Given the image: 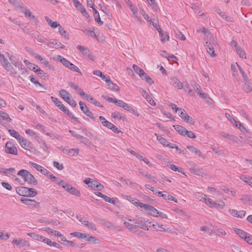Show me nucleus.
<instances>
[{
  "instance_id": "1",
  "label": "nucleus",
  "mask_w": 252,
  "mask_h": 252,
  "mask_svg": "<svg viewBox=\"0 0 252 252\" xmlns=\"http://www.w3.org/2000/svg\"><path fill=\"white\" fill-rule=\"evenodd\" d=\"M17 175L21 176L24 181L29 184L33 185H36L37 184V181L35 179L33 175L27 170H20L18 171Z\"/></svg>"
},
{
  "instance_id": "2",
  "label": "nucleus",
  "mask_w": 252,
  "mask_h": 252,
  "mask_svg": "<svg viewBox=\"0 0 252 252\" xmlns=\"http://www.w3.org/2000/svg\"><path fill=\"white\" fill-rule=\"evenodd\" d=\"M26 49L28 52L34 56L36 59L39 60L42 64L47 66L49 69H53V66L49 63V62L45 58H42L41 56L36 53L33 50L29 47H26Z\"/></svg>"
},
{
  "instance_id": "3",
  "label": "nucleus",
  "mask_w": 252,
  "mask_h": 252,
  "mask_svg": "<svg viewBox=\"0 0 252 252\" xmlns=\"http://www.w3.org/2000/svg\"><path fill=\"white\" fill-rule=\"evenodd\" d=\"M133 68L135 72L137 73L142 79H145L149 84L152 85L154 83V81L151 77L145 73L144 71L142 69L140 68L137 65L133 64Z\"/></svg>"
},
{
  "instance_id": "4",
  "label": "nucleus",
  "mask_w": 252,
  "mask_h": 252,
  "mask_svg": "<svg viewBox=\"0 0 252 252\" xmlns=\"http://www.w3.org/2000/svg\"><path fill=\"white\" fill-rule=\"evenodd\" d=\"M205 203L211 208H216L217 209H222L225 205L224 202L222 200H217V202H215L209 198H207Z\"/></svg>"
},
{
  "instance_id": "5",
  "label": "nucleus",
  "mask_w": 252,
  "mask_h": 252,
  "mask_svg": "<svg viewBox=\"0 0 252 252\" xmlns=\"http://www.w3.org/2000/svg\"><path fill=\"white\" fill-rule=\"evenodd\" d=\"M76 48L82 53L84 58L90 60L93 59L92 52L87 47L79 45L76 47Z\"/></svg>"
},
{
  "instance_id": "6",
  "label": "nucleus",
  "mask_w": 252,
  "mask_h": 252,
  "mask_svg": "<svg viewBox=\"0 0 252 252\" xmlns=\"http://www.w3.org/2000/svg\"><path fill=\"white\" fill-rule=\"evenodd\" d=\"M78 220L81 222L84 225L88 227L90 229H91L93 230H96V227L95 225L93 223L90 222L88 220H87L85 217L78 216V215L76 216Z\"/></svg>"
},
{
  "instance_id": "7",
  "label": "nucleus",
  "mask_w": 252,
  "mask_h": 252,
  "mask_svg": "<svg viewBox=\"0 0 252 252\" xmlns=\"http://www.w3.org/2000/svg\"><path fill=\"white\" fill-rule=\"evenodd\" d=\"M5 152L9 154L17 155L18 151L14 143L11 141L7 142L5 144Z\"/></svg>"
},
{
  "instance_id": "8",
  "label": "nucleus",
  "mask_w": 252,
  "mask_h": 252,
  "mask_svg": "<svg viewBox=\"0 0 252 252\" xmlns=\"http://www.w3.org/2000/svg\"><path fill=\"white\" fill-rule=\"evenodd\" d=\"M142 207H143L144 210L148 212V213L149 215L154 217H158V214L159 211L153 206L145 204V205H142Z\"/></svg>"
},
{
  "instance_id": "9",
  "label": "nucleus",
  "mask_w": 252,
  "mask_h": 252,
  "mask_svg": "<svg viewBox=\"0 0 252 252\" xmlns=\"http://www.w3.org/2000/svg\"><path fill=\"white\" fill-rule=\"evenodd\" d=\"M79 104L80 106V109L82 111V112L86 115L89 117L91 119L94 120V117L93 114L89 110V108L85 105V103L81 101H80Z\"/></svg>"
},
{
  "instance_id": "10",
  "label": "nucleus",
  "mask_w": 252,
  "mask_h": 252,
  "mask_svg": "<svg viewBox=\"0 0 252 252\" xmlns=\"http://www.w3.org/2000/svg\"><path fill=\"white\" fill-rule=\"evenodd\" d=\"M215 41L214 39H213L212 43L210 42L209 43L208 41H206L205 44L207 52L212 57H215L216 56V54L215 53L214 51V46H215Z\"/></svg>"
},
{
  "instance_id": "11",
  "label": "nucleus",
  "mask_w": 252,
  "mask_h": 252,
  "mask_svg": "<svg viewBox=\"0 0 252 252\" xmlns=\"http://www.w3.org/2000/svg\"><path fill=\"white\" fill-rule=\"evenodd\" d=\"M21 146L26 150L30 151L32 148V144L31 142L23 137L18 141Z\"/></svg>"
},
{
  "instance_id": "12",
  "label": "nucleus",
  "mask_w": 252,
  "mask_h": 252,
  "mask_svg": "<svg viewBox=\"0 0 252 252\" xmlns=\"http://www.w3.org/2000/svg\"><path fill=\"white\" fill-rule=\"evenodd\" d=\"M29 163L34 168H35L37 171H39L41 173L44 175H46L48 174V171L44 167H42L40 165H39L36 163H34L32 161H30Z\"/></svg>"
},
{
  "instance_id": "13",
  "label": "nucleus",
  "mask_w": 252,
  "mask_h": 252,
  "mask_svg": "<svg viewBox=\"0 0 252 252\" xmlns=\"http://www.w3.org/2000/svg\"><path fill=\"white\" fill-rule=\"evenodd\" d=\"M140 92L142 94L143 97H144L147 101L152 106L156 105V102L153 100L152 98L149 95L148 93L144 89L140 88Z\"/></svg>"
},
{
  "instance_id": "14",
  "label": "nucleus",
  "mask_w": 252,
  "mask_h": 252,
  "mask_svg": "<svg viewBox=\"0 0 252 252\" xmlns=\"http://www.w3.org/2000/svg\"><path fill=\"white\" fill-rule=\"evenodd\" d=\"M29 188L25 187H20L16 189V192L20 196L28 197Z\"/></svg>"
},
{
  "instance_id": "15",
  "label": "nucleus",
  "mask_w": 252,
  "mask_h": 252,
  "mask_svg": "<svg viewBox=\"0 0 252 252\" xmlns=\"http://www.w3.org/2000/svg\"><path fill=\"white\" fill-rule=\"evenodd\" d=\"M84 96L87 100L89 101L91 103L95 105V106L102 107V105H101L100 103L94 98L91 95L87 94L86 93L83 96Z\"/></svg>"
},
{
  "instance_id": "16",
  "label": "nucleus",
  "mask_w": 252,
  "mask_h": 252,
  "mask_svg": "<svg viewBox=\"0 0 252 252\" xmlns=\"http://www.w3.org/2000/svg\"><path fill=\"white\" fill-rule=\"evenodd\" d=\"M55 59L57 61H60L62 64L64 65L66 67L69 68L71 63L68 60L66 59L65 58L63 57L62 56L60 55L57 56Z\"/></svg>"
},
{
  "instance_id": "17",
  "label": "nucleus",
  "mask_w": 252,
  "mask_h": 252,
  "mask_svg": "<svg viewBox=\"0 0 252 252\" xmlns=\"http://www.w3.org/2000/svg\"><path fill=\"white\" fill-rule=\"evenodd\" d=\"M170 79L175 88L178 89H181L183 88V84L176 77H172L170 78Z\"/></svg>"
},
{
  "instance_id": "18",
  "label": "nucleus",
  "mask_w": 252,
  "mask_h": 252,
  "mask_svg": "<svg viewBox=\"0 0 252 252\" xmlns=\"http://www.w3.org/2000/svg\"><path fill=\"white\" fill-rule=\"evenodd\" d=\"M59 94L62 98L66 102L68 101V100H69V99L71 98V95L65 90H61L59 92Z\"/></svg>"
},
{
  "instance_id": "19",
  "label": "nucleus",
  "mask_w": 252,
  "mask_h": 252,
  "mask_svg": "<svg viewBox=\"0 0 252 252\" xmlns=\"http://www.w3.org/2000/svg\"><path fill=\"white\" fill-rule=\"evenodd\" d=\"M0 62L2 66L5 69H9L10 64H11L8 61L7 58H6L3 55L0 56Z\"/></svg>"
},
{
  "instance_id": "20",
  "label": "nucleus",
  "mask_w": 252,
  "mask_h": 252,
  "mask_svg": "<svg viewBox=\"0 0 252 252\" xmlns=\"http://www.w3.org/2000/svg\"><path fill=\"white\" fill-rule=\"evenodd\" d=\"M20 200L23 204L30 206H36L38 204V203L35 200L30 199L21 198Z\"/></svg>"
},
{
  "instance_id": "21",
  "label": "nucleus",
  "mask_w": 252,
  "mask_h": 252,
  "mask_svg": "<svg viewBox=\"0 0 252 252\" xmlns=\"http://www.w3.org/2000/svg\"><path fill=\"white\" fill-rule=\"evenodd\" d=\"M68 85L71 87L72 89H74L76 92L81 95L83 96L86 93H85L82 89H80L78 85H76L74 83L72 82H69L68 83Z\"/></svg>"
},
{
  "instance_id": "22",
  "label": "nucleus",
  "mask_w": 252,
  "mask_h": 252,
  "mask_svg": "<svg viewBox=\"0 0 252 252\" xmlns=\"http://www.w3.org/2000/svg\"><path fill=\"white\" fill-rule=\"evenodd\" d=\"M69 193L71 194L74 195L76 196H80L81 194L80 191L76 189L75 188H73L71 185H69L66 189L65 190Z\"/></svg>"
},
{
  "instance_id": "23",
  "label": "nucleus",
  "mask_w": 252,
  "mask_h": 252,
  "mask_svg": "<svg viewBox=\"0 0 252 252\" xmlns=\"http://www.w3.org/2000/svg\"><path fill=\"white\" fill-rule=\"evenodd\" d=\"M131 12H132L133 16L135 19L137 21L141 22V19L137 15V8L134 5H130L129 7Z\"/></svg>"
},
{
  "instance_id": "24",
  "label": "nucleus",
  "mask_w": 252,
  "mask_h": 252,
  "mask_svg": "<svg viewBox=\"0 0 252 252\" xmlns=\"http://www.w3.org/2000/svg\"><path fill=\"white\" fill-rule=\"evenodd\" d=\"M152 226L155 229L159 231H162V232L167 231V229H165L163 227V225L162 224L158 223L157 222H153L152 223Z\"/></svg>"
},
{
  "instance_id": "25",
  "label": "nucleus",
  "mask_w": 252,
  "mask_h": 252,
  "mask_svg": "<svg viewBox=\"0 0 252 252\" xmlns=\"http://www.w3.org/2000/svg\"><path fill=\"white\" fill-rule=\"evenodd\" d=\"M187 148L191 152L197 155L199 157L204 158L201 152L193 146H188Z\"/></svg>"
},
{
  "instance_id": "26",
  "label": "nucleus",
  "mask_w": 252,
  "mask_h": 252,
  "mask_svg": "<svg viewBox=\"0 0 252 252\" xmlns=\"http://www.w3.org/2000/svg\"><path fill=\"white\" fill-rule=\"evenodd\" d=\"M220 135L222 136L223 137L225 138H227V139H229L231 141H234V142H237V139H238V138L236 137V136H233V135H230L227 133H225L224 132H221L220 133Z\"/></svg>"
},
{
  "instance_id": "27",
  "label": "nucleus",
  "mask_w": 252,
  "mask_h": 252,
  "mask_svg": "<svg viewBox=\"0 0 252 252\" xmlns=\"http://www.w3.org/2000/svg\"><path fill=\"white\" fill-rule=\"evenodd\" d=\"M70 235L78 238L85 239L87 241L88 234L82 233L78 232H74L70 233Z\"/></svg>"
},
{
  "instance_id": "28",
  "label": "nucleus",
  "mask_w": 252,
  "mask_h": 252,
  "mask_svg": "<svg viewBox=\"0 0 252 252\" xmlns=\"http://www.w3.org/2000/svg\"><path fill=\"white\" fill-rule=\"evenodd\" d=\"M244 90L247 93L252 91V83L250 80L245 81Z\"/></svg>"
},
{
  "instance_id": "29",
  "label": "nucleus",
  "mask_w": 252,
  "mask_h": 252,
  "mask_svg": "<svg viewBox=\"0 0 252 252\" xmlns=\"http://www.w3.org/2000/svg\"><path fill=\"white\" fill-rule=\"evenodd\" d=\"M173 127L179 133L182 135L185 136V133L187 131L186 128L180 125H174Z\"/></svg>"
},
{
  "instance_id": "30",
  "label": "nucleus",
  "mask_w": 252,
  "mask_h": 252,
  "mask_svg": "<svg viewBox=\"0 0 252 252\" xmlns=\"http://www.w3.org/2000/svg\"><path fill=\"white\" fill-rule=\"evenodd\" d=\"M94 12V17L95 21L98 23L99 26L103 25V22L101 21L100 16L97 10L95 8H93Z\"/></svg>"
},
{
  "instance_id": "31",
  "label": "nucleus",
  "mask_w": 252,
  "mask_h": 252,
  "mask_svg": "<svg viewBox=\"0 0 252 252\" xmlns=\"http://www.w3.org/2000/svg\"><path fill=\"white\" fill-rule=\"evenodd\" d=\"M8 132L11 136L16 138L18 141H19L20 139H21V138L22 137V136L20 135L19 132L15 131V130L9 129Z\"/></svg>"
},
{
  "instance_id": "32",
  "label": "nucleus",
  "mask_w": 252,
  "mask_h": 252,
  "mask_svg": "<svg viewBox=\"0 0 252 252\" xmlns=\"http://www.w3.org/2000/svg\"><path fill=\"white\" fill-rule=\"evenodd\" d=\"M87 241L92 244H98L100 243V240L94 236H91L88 235Z\"/></svg>"
},
{
  "instance_id": "33",
  "label": "nucleus",
  "mask_w": 252,
  "mask_h": 252,
  "mask_svg": "<svg viewBox=\"0 0 252 252\" xmlns=\"http://www.w3.org/2000/svg\"><path fill=\"white\" fill-rule=\"evenodd\" d=\"M235 50L237 52V53L238 55L242 58L246 59V55L245 54V52L243 49H242L240 46H238L235 48Z\"/></svg>"
},
{
  "instance_id": "34",
  "label": "nucleus",
  "mask_w": 252,
  "mask_h": 252,
  "mask_svg": "<svg viewBox=\"0 0 252 252\" xmlns=\"http://www.w3.org/2000/svg\"><path fill=\"white\" fill-rule=\"evenodd\" d=\"M99 120L100 121L102 125L105 127H107V128H109L110 127V126H111V122L107 121L105 118L103 116H99Z\"/></svg>"
},
{
  "instance_id": "35",
  "label": "nucleus",
  "mask_w": 252,
  "mask_h": 252,
  "mask_svg": "<svg viewBox=\"0 0 252 252\" xmlns=\"http://www.w3.org/2000/svg\"><path fill=\"white\" fill-rule=\"evenodd\" d=\"M78 140L80 141V142L83 143L87 147H90L92 145V143L91 142H90L88 139H87L86 137H83V136L81 135L79 137Z\"/></svg>"
},
{
  "instance_id": "36",
  "label": "nucleus",
  "mask_w": 252,
  "mask_h": 252,
  "mask_svg": "<svg viewBox=\"0 0 252 252\" xmlns=\"http://www.w3.org/2000/svg\"><path fill=\"white\" fill-rule=\"evenodd\" d=\"M27 235L32 237L33 239L39 241H42V239H43V236L39 235L35 233H28Z\"/></svg>"
},
{
  "instance_id": "37",
  "label": "nucleus",
  "mask_w": 252,
  "mask_h": 252,
  "mask_svg": "<svg viewBox=\"0 0 252 252\" xmlns=\"http://www.w3.org/2000/svg\"><path fill=\"white\" fill-rule=\"evenodd\" d=\"M157 140L163 146L167 147L169 142L167 141L164 138L162 137L161 135H158L157 134H155Z\"/></svg>"
},
{
  "instance_id": "38",
  "label": "nucleus",
  "mask_w": 252,
  "mask_h": 252,
  "mask_svg": "<svg viewBox=\"0 0 252 252\" xmlns=\"http://www.w3.org/2000/svg\"><path fill=\"white\" fill-rule=\"evenodd\" d=\"M167 166L169 168H170L171 170H172L173 171H178V172H181L183 174H184L185 176H186V175L185 174V173L182 171V168H179L177 167L174 164L169 163V164H167Z\"/></svg>"
},
{
  "instance_id": "39",
  "label": "nucleus",
  "mask_w": 252,
  "mask_h": 252,
  "mask_svg": "<svg viewBox=\"0 0 252 252\" xmlns=\"http://www.w3.org/2000/svg\"><path fill=\"white\" fill-rule=\"evenodd\" d=\"M105 201L112 203L114 205H115L117 203V199L115 198H110L109 196H107L105 195H103V197L102 198Z\"/></svg>"
},
{
  "instance_id": "40",
  "label": "nucleus",
  "mask_w": 252,
  "mask_h": 252,
  "mask_svg": "<svg viewBox=\"0 0 252 252\" xmlns=\"http://www.w3.org/2000/svg\"><path fill=\"white\" fill-rule=\"evenodd\" d=\"M140 12L141 15L143 16V18L147 21L148 23L150 25L151 24V22H153V20L152 19H150L149 16L143 9L141 10Z\"/></svg>"
},
{
  "instance_id": "41",
  "label": "nucleus",
  "mask_w": 252,
  "mask_h": 252,
  "mask_svg": "<svg viewBox=\"0 0 252 252\" xmlns=\"http://www.w3.org/2000/svg\"><path fill=\"white\" fill-rule=\"evenodd\" d=\"M160 196L165 200L173 201L176 202H177V199L175 198L173 196L167 193H163V194L160 195Z\"/></svg>"
},
{
  "instance_id": "42",
  "label": "nucleus",
  "mask_w": 252,
  "mask_h": 252,
  "mask_svg": "<svg viewBox=\"0 0 252 252\" xmlns=\"http://www.w3.org/2000/svg\"><path fill=\"white\" fill-rule=\"evenodd\" d=\"M195 196L199 201L204 202V203L207 198L205 194L200 192L196 193Z\"/></svg>"
},
{
  "instance_id": "43",
  "label": "nucleus",
  "mask_w": 252,
  "mask_h": 252,
  "mask_svg": "<svg viewBox=\"0 0 252 252\" xmlns=\"http://www.w3.org/2000/svg\"><path fill=\"white\" fill-rule=\"evenodd\" d=\"M25 15L26 17L29 18L31 20H32L34 22H36L37 21V19L34 16L32 15V13L30 10L27 9L25 11Z\"/></svg>"
},
{
  "instance_id": "44",
  "label": "nucleus",
  "mask_w": 252,
  "mask_h": 252,
  "mask_svg": "<svg viewBox=\"0 0 252 252\" xmlns=\"http://www.w3.org/2000/svg\"><path fill=\"white\" fill-rule=\"evenodd\" d=\"M65 114H66L70 118L73 119L75 122H78V119L75 117L72 113L70 112L68 108H66L63 111Z\"/></svg>"
},
{
  "instance_id": "45",
  "label": "nucleus",
  "mask_w": 252,
  "mask_h": 252,
  "mask_svg": "<svg viewBox=\"0 0 252 252\" xmlns=\"http://www.w3.org/2000/svg\"><path fill=\"white\" fill-rule=\"evenodd\" d=\"M158 32L159 34V36L160 37L161 41L162 42H164L165 40V37H167V40H169V37L168 34H165L163 33L162 30L161 29L158 30Z\"/></svg>"
},
{
  "instance_id": "46",
  "label": "nucleus",
  "mask_w": 252,
  "mask_h": 252,
  "mask_svg": "<svg viewBox=\"0 0 252 252\" xmlns=\"http://www.w3.org/2000/svg\"><path fill=\"white\" fill-rule=\"evenodd\" d=\"M234 231L241 238L244 239L246 237V232H244V231H243L242 230H241V229H238V228H234Z\"/></svg>"
},
{
  "instance_id": "47",
  "label": "nucleus",
  "mask_w": 252,
  "mask_h": 252,
  "mask_svg": "<svg viewBox=\"0 0 252 252\" xmlns=\"http://www.w3.org/2000/svg\"><path fill=\"white\" fill-rule=\"evenodd\" d=\"M125 110L129 111L130 113H131L136 116L138 117L139 116V114L137 111H136L132 107L130 106L128 104H127L126 108H125Z\"/></svg>"
},
{
  "instance_id": "48",
  "label": "nucleus",
  "mask_w": 252,
  "mask_h": 252,
  "mask_svg": "<svg viewBox=\"0 0 252 252\" xmlns=\"http://www.w3.org/2000/svg\"><path fill=\"white\" fill-rule=\"evenodd\" d=\"M59 32L61 35L63 36L65 38L69 39V36L66 34V31L61 25L59 28Z\"/></svg>"
},
{
  "instance_id": "49",
  "label": "nucleus",
  "mask_w": 252,
  "mask_h": 252,
  "mask_svg": "<svg viewBox=\"0 0 252 252\" xmlns=\"http://www.w3.org/2000/svg\"><path fill=\"white\" fill-rule=\"evenodd\" d=\"M174 33L177 37L179 38L181 40H185V36L179 30H174Z\"/></svg>"
},
{
  "instance_id": "50",
  "label": "nucleus",
  "mask_w": 252,
  "mask_h": 252,
  "mask_svg": "<svg viewBox=\"0 0 252 252\" xmlns=\"http://www.w3.org/2000/svg\"><path fill=\"white\" fill-rule=\"evenodd\" d=\"M115 104L119 107H122L124 109H125V108H126L128 104L121 100H117V99Z\"/></svg>"
},
{
  "instance_id": "51",
  "label": "nucleus",
  "mask_w": 252,
  "mask_h": 252,
  "mask_svg": "<svg viewBox=\"0 0 252 252\" xmlns=\"http://www.w3.org/2000/svg\"><path fill=\"white\" fill-rule=\"evenodd\" d=\"M11 62L16 67H18L19 69L23 70L22 68V64L19 63L16 60H13L12 58H10Z\"/></svg>"
},
{
  "instance_id": "52",
  "label": "nucleus",
  "mask_w": 252,
  "mask_h": 252,
  "mask_svg": "<svg viewBox=\"0 0 252 252\" xmlns=\"http://www.w3.org/2000/svg\"><path fill=\"white\" fill-rule=\"evenodd\" d=\"M79 149L78 148L71 149L68 151V154L72 156H75L78 155Z\"/></svg>"
},
{
  "instance_id": "53",
  "label": "nucleus",
  "mask_w": 252,
  "mask_h": 252,
  "mask_svg": "<svg viewBox=\"0 0 252 252\" xmlns=\"http://www.w3.org/2000/svg\"><path fill=\"white\" fill-rule=\"evenodd\" d=\"M68 69H69L71 71L79 73L81 75H82V72L80 69L77 66H76L75 65L72 63H71Z\"/></svg>"
},
{
  "instance_id": "54",
  "label": "nucleus",
  "mask_w": 252,
  "mask_h": 252,
  "mask_svg": "<svg viewBox=\"0 0 252 252\" xmlns=\"http://www.w3.org/2000/svg\"><path fill=\"white\" fill-rule=\"evenodd\" d=\"M183 120L185 122H186L187 123H189L192 125H194L195 122L192 119V117L189 116L188 114H187L186 117L185 118H183Z\"/></svg>"
},
{
  "instance_id": "55",
  "label": "nucleus",
  "mask_w": 252,
  "mask_h": 252,
  "mask_svg": "<svg viewBox=\"0 0 252 252\" xmlns=\"http://www.w3.org/2000/svg\"><path fill=\"white\" fill-rule=\"evenodd\" d=\"M131 202L136 206L137 207L140 208H143V207H142V205H145V203H141L139 201V200L136 198H133Z\"/></svg>"
},
{
  "instance_id": "56",
  "label": "nucleus",
  "mask_w": 252,
  "mask_h": 252,
  "mask_svg": "<svg viewBox=\"0 0 252 252\" xmlns=\"http://www.w3.org/2000/svg\"><path fill=\"white\" fill-rule=\"evenodd\" d=\"M12 243L15 244L17 246H24L25 244V241L22 239L19 240L15 239L13 240Z\"/></svg>"
},
{
  "instance_id": "57",
  "label": "nucleus",
  "mask_w": 252,
  "mask_h": 252,
  "mask_svg": "<svg viewBox=\"0 0 252 252\" xmlns=\"http://www.w3.org/2000/svg\"><path fill=\"white\" fill-rule=\"evenodd\" d=\"M37 194V191L33 188H29L28 197H34Z\"/></svg>"
},
{
  "instance_id": "58",
  "label": "nucleus",
  "mask_w": 252,
  "mask_h": 252,
  "mask_svg": "<svg viewBox=\"0 0 252 252\" xmlns=\"http://www.w3.org/2000/svg\"><path fill=\"white\" fill-rule=\"evenodd\" d=\"M111 116L114 118H117L119 120L123 119L124 118V117L122 116L121 114L117 111L113 112L111 114Z\"/></svg>"
},
{
  "instance_id": "59",
  "label": "nucleus",
  "mask_w": 252,
  "mask_h": 252,
  "mask_svg": "<svg viewBox=\"0 0 252 252\" xmlns=\"http://www.w3.org/2000/svg\"><path fill=\"white\" fill-rule=\"evenodd\" d=\"M108 87L110 90L114 91H118L120 90L119 87L113 82H112L110 84H108Z\"/></svg>"
},
{
  "instance_id": "60",
  "label": "nucleus",
  "mask_w": 252,
  "mask_h": 252,
  "mask_svg": "<svg viewBox=\"0 0 252 252\" xmlns=\"http://www.w3.org/2000/svg\"><path fill=\"white\" fill-rule=\"evenodd\" d=\"M36 41L39 43H44L45 44H47L46 42V39L40 35H37V37H35Z\"/></svg>"
},
{
  "instance_id": "61",
  "label": "nucleus",
  "mask_w": 252,
  "mask_h": 252,
  "mask_svg": "<svg viewBox=\"0 0 252 252\" xmlns=\"http://www.w3.org/2000/svg\"><path fill=\"white\" fill-rule=\"evenodd\" d=\"M187 135L189 138L194 139L196 138L195 133L192 131L187 130L185 133V136Z\"/></svg>"
},
{
  "instance_id": "62",
  "label": "nucleus",
  "mask_w": 252,
  "mask_h": 252,
  "mask_svg": "<svg viewBox=\"0 0 252 252\" xmlns=\"http://www.w3.org/2000/svg\"><path fill=\"white\" fill-rule=\"evenodd\" d=\"M189 170L191 173L197 175H200L202 173V169H195L191 168Z\"/></svg>"
},
{
  "instance_id": "63",
  "label": "nucleus",
  "mask_w": 252,
  "mask_h": 252,
  "mask_svg": "<svg viewBox=\"0 0 252 252\" xmlns=\"http://www.w3.org/2000/svg\"><path fill=\"white\" fill-rule=\"evenodd\" d=\"M0 117H2L3 120H6V121L10 122L11 119L9 117V115L1 111L0 113Z\"/></svg>"
},
{
  "instance_id": "64",
  "label": "nucleus",
  "mask_w": 252,
  "mask_h": 252,
  "mask_svg": "<svg viewBox=\"0 0 252 252\" xmlns=\"http://www.w3.org/2000/svg\"><path fill=\"white\" fill-rule=\"evenodd\" d=\"M99 6L100 7V10L102 11L106 15H108L109 13V10L107 8V7L103 4H99Z\"/></svg>"
}]
</instances>
